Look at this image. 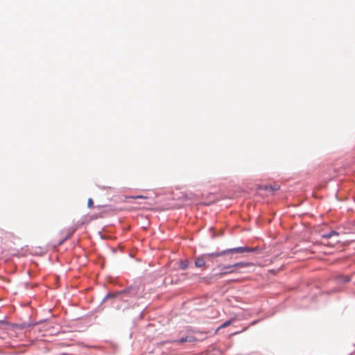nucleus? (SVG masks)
Returning <instances> with one entry per match:
<instances>
[{
  "label": "nucleus",
  "instance_id": "obj_1",
  "mask_svg": "<svg viewBox=\"0 0 355 355\" xmlns=\"http://www.w3.org/2000/svg\"><path fill=\"white\" fill-rule=\"evenodd\" d=\"M252 266H254V264L250 262H239L233 265L219 266L218 268H220V272L218 274H216L214 277L216 278H220L223 275L234 272L235 268H246Z\"/></svg>",
  "mask_w": 355,
  "mask_h": 355
},
{
  "label": "nucleus",
  "instance_id": "obj_2",
  "mask_svg": "<svg viewBox=\"0 0 355 355\" xmlns=\"http://www.w3.org/2000/svg\"><path fill=\"white\" fill-rule=\"evenodd\" d=\"M207 259V255L202 254L199 257H197L195 259V266L197 268H203L206 269V260Z\"/></svg>",
  "mask_w": 355,
  "mask_h": 355
},
{
  "label": "nucleus",
  "instance_id": "obj_3",
  "mask_svg": "<svg viewBox=\"0 0 355 355\" xmlns=\"http://www.w3.org/2000/svg\"><path fill=\"white\" fill-rule=\"evenodd\" d=\"M227 254H230V253H243V252H253L254 251V248H248V247H239V248L227 249Z\"/></svg>",
  "mask_w": 355,
  "mask_h": 355
},
{
  "label": "nucleus",
  "instance_id": "obj_4",
  "mask_svg": "<svg viewBox=\"0 0 355 355\" xmlns=\"http://www.w3.org/2000/svg\"><path fill=\"white\" fill-rule=\"evenodd\" d=\"M227 254V250H225L220 252H214V253H209V254H205V255H207V259L209 257H218L220 256H223Z\"/></svg>",
  "mask_w": 355,
  "mask_h": 355
},
{
  "label": "nucleus",
  "instance_id": "obj_5",
  "mask_svg": "<svg viewBox=\"0 0 355 355\" xmlns=\"http://www.w3.org/2000/svg\"><path fill=\"white\" fill-rule=\"evenodd\" d=\"M338 233L337 232L331 231L328 234H324L322 236H323V238H325V239H330L334 236H338Z\"/></svg>",
  "mask_w": 355,
  "mask_h": 355
},
{
  "label": "nucleus",
  "instance_id": "obj_6",
  "mask_svg": "<svg viewBox=\"0 0 355 355\" xmlns=\"http://www.w3.org/2000/svg\"><path fill=\"white\" fill-rule=\"evenodd\" d=\"M189 262L188 260L181 261L180 267L182 270H185L189 266Z\"/></svg>",
  "mask_w": 355,
  "mask_h": 355
},
{
  "label": "nucleus",
  "instance_id": "obj_7",
  "mask_svg": "<svg viewBox=\"0 0 355 355\" xmlns=\"http://www.w3.org/2000/svg\"><path fill=\"white\" fill-rule=\"evenodd\" d=\"M191 341H192L191 338L188 337V336L182 338L181 339L177 340V342L179 343H184V342H191Z\"/></svg>",
  "mask_w": 355,
  "mask_h": 355
},
{
  "label": "nucleus",
  "instance_id": "obj_8",
  "mask_svg": "<svg viewBox=\"0 0 355 355\" xmlns=\"http://www.w3.org/2000/svg\"><path fill=\"white\" fill-rule=\"evenodd\" d=\"M338 281L339 282H347L349 281V278L347 277H345V276H340L338 278Z\"/></svg>",
  "mask_w": 355,
  "mask_h": 355
},
{
  "label": "nucleus",
  "instance_id": "obj_9",
  "mask_svg": "<svg viewBox=\"0 0 355 355\" xmlns=\"http://www.w3.org/2000/svg\"><path fill=\"white\" fill-rule=\"evenodd\" d=\"M232 323L231 320H228V321H226L224 323H223L219 327L218 329H223V328H225V327H228L229 325H230V324Z\"/></svg>",
  "mask_w": 355,
  "mask_h": 355
},
{
  "label": "nucleus",
  "instance_id": "obj_10",
  "mask_svg": "<svg viewBox=\"0 0 355 355\" xmlns=\"http://www.w3.org/2000/svg\"><path fill=\"white\" fill-rule=\"evenodd\" d=\"M87 206L89 208H92L93 206H94V202H93V200L92 198H89L88 201H87Z\"/></svg>",
  "mask_w": 355,
  "mask_h": 355
},
{
  "label": "nucleus",
  "instance_id": "obj_11",
  "mask_svg": "<svg viewBox=\"0 0 355 355\" xmlns=\"http://www.w3.org/2000/svg\"><path fill=\"white\" fill-rule=\"evenodd\" d=\"M132 198L136 199V198H144V196H135H135H133V197H132Z\"/></svg>",
  "mask_w": 355,
  "mask_h": 355
}]
</instances>
